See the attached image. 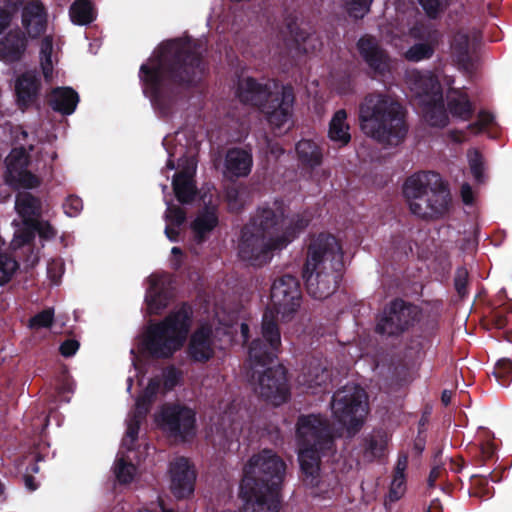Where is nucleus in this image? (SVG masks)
Segmentation results:
<instances>
[{"label": "nucleus", "instance_id": "22", "mask_svg": "<svg viewBox=\"0 0 512 512\" xmlns=\"http://www.w3.org/2000/svg\"><path fill=\"white\" fill-rule=\"evenodd\" d=\"M172 297L170 283L163 277H153L145 297L149 313L159 315L168 306Z\"/></svg>", "mask_w": 512, "mask_h": 512}, {"label": "nucleus", "instance_id": "3", "mask_svg": "<svg viewBox=\"0 0 512 512\" xmlns=\"http://www.w3.org/2000/svg\"><path fill=\"white\" fill-rule=\"evenodd\" d=\"M270 300L271 304L262 317V337L254 339L250 345V354L257 360L263 356L271 358L277 347L281 346L278 316L283 322H288L300 308L302 292L299 279L291 274L277 277L270 289Z\"/></svg>", "mask_w": 512, "mask_h": 512}, {"label": "nucleus", "instance_id": "13", "mask_svg": "<svg viewBox=\"0 0 512 512\" xmlns=\"http://www.w3.org/2000/svg\"><path fill=\"white\" fill-rule=\"evenodd\" d=\"M288 244V235L267 238L256 231L253 225L245 224L241 229L238 255L252 266H263L271 260L274 251L282 250Z\"/></svg>", "mask_w": 512, "mask_h": 512}, {"label": "nucleus", "instance_id": "17", "mask_svg": "<svg viewBox=\"0 0 512 512\" xmlns=\"http://www.w3.org/2000/svg\"><path fill=\"white\" fill-rule=\"evenodd\" d=\"M284 23L297 53L308 54L321 48L322 42L319 37L311 31L309 23L300 18L296 11L287 12Z\"/></svg>", "mask_w": 512, "mask_h": 512}, {"label": "nucleus", "instance_id": "15", "mask_svg": "<svg viewBox=\"0 0 512 512\" xmlns=\"http://www.w3.org/2000/svg\"><path fill=\"white\" fill-rule=\"evenodd\" d=\"M299 447L333 449L334 437L328 419L321 414H302L296 422Z\"/></svg>", "mask_w": 512, "mask_h": 512}, {"label": "nucleus", "instance_id": "5", "mask_svg": "<svg viewBox=\"0 0 512 512\" xmlns=\"http://www.w3.org/2000/svg\"><path fill=\"white\" fill-rule=\"evenodd\" d=\"M403 105L388 94H367L359 105L361 131L383 145H398L406 137L408 125Z\"/></svg>", "mask_w": 512, "mask_h": 512}, {"label": "nucleus", "instance_id": "58", "mask_svg": "<svg viewBox=\"0 0 512 512\" xmlns=\"http://www.w3.org/2000/svg\"><path fill=\"white\" fill-rule=\"evenodd\" d=\"M144 419L145 418H139L138 414L133 412V414L128 422L127 430H126V437L128 439H130L132 444H134L138 439L140 426Z\"/></svg>", "mask_w": 512, "mask_h": 512}, {"label": "nucleus", "instance_id": "52", "mask_svg": "<svg viewBox=\"0 0 512 512\" xmlns=\"http://www.w3.org/2000/svg\"><path fill=\"white\" fill-rule=\"evenodd\" d=\"M38 204V199L30 193H22L17 196L16 205L24 214H34Z\"/></svg>", "mask_w": 512, "mask_h": 512}, {"label": "nucleus", "instance_id": "50", "mask_svg": "<svg viewBox=\"0 0 512 512\" xmlns=\"http://www.w3.org/2000/svg\"><path fill=\"white\" fill-rule=\"evenodd\" d=\"M336 91L341 95L352 93L354 90V81L352 74L348 71L337 74L334 78Z\"/></svg>", "mask_w": 512, "mask_h": 512}, {"label": "nucleus", "instance_id": "62", "mask_svg": "<svg viewBox=\"0 0 512 512\" xmlns=\"http://www.w3.org/2000/svg\"><path fill=\"white\" fill-rule=\"evenodd\" d=\"M38 233L40 237L45 239L54 238L57 234L56 230L48 222L40 223L38 227Z\"/></svg>", "mask_w": 512, "mask_h": 512}, {"label": "nucleus", "instance_id": "43", "mask_svg": "<svg viewBox=\"0 0 512 512\" xmlns=\"http://www.w3.org/2000/svg\"><path fill=\"white\" fill-rule=\"evenodd\" d=\"M114 472L120 484H130L134 479L136 466L124 458H119L115 463Z\"/></svg>", "mask_w": 512, "mask_h": 512}, {"label": "nucleus", "instance_id": "54", "mask_svg": "<svg viewBox=\"0 0 512 512\" xmlns=\"http://www.w3.org/2000/svg\"><path fill=\"white\" fill-rule=\"evenodd\" d=\"M469 167L476 182L482 183L484 181V165L482 155L478 151H475L474 155L470 157Z\"/></svg>", "mask_w": 512, "mask_h": 512}, {"label": "nucleus", "instance_id": "45", "mask_svg": "<svg viewBox=\"0 0 512 512\" xmlns=\"http://www.w3.org/2000/svg\"><path fill=\"white\" fill-rule=\"evenodd\" d=\"M493 375L500 385L508 386L512 377V360L509 358L499 359L494 367Z\"/></svg>", "mask_w": 512, "mask_h": 512}, {"label": "nucleus", "instance_id": "55", "mask_svg": "<svg viewBox=\"0 0 512 512\" xmlns=\"http://www.w3.org/2000/svg\"><path fill=\"white\" fill-rule=\"evenodd\" d=\"M165 218L172 225L179 227L186 221V212L179 206L169 205L166 210Z\"/></svg>", "mask_w": 512, "mask_h": 512}, {"label": "nucleus", "instance_id": "9", "mask_svg": "<svg viewBox=\"0 0 512 512\" xmlns=\"http://www.w3.org/2000/svg\"><path fill=\"white\" fill-rule=\"evenodd\" d=\"M286 212L284 202L275 200L258 207L248 224L267 238L288 235L291 243L308 227L310 219L299 213L289 216Z\"/></svg>", "mask_w": 512, "mask_h": 512}, {"label": "nucleus", "instance_id": "38", "mask_svg": "<svg viewBox=\"0 0 512 512\" xmlns=\"http://www.w3.org/2000/svg\"><path fill=\"white\" fill-rule=\"evenodd\" d=\"M53 38L52 36H45L40 44V66L44 80L49 83L53 79Z\"/></svg>", "mask_w": 512, "mask_h": 512}, {"label": "nucleus", "instance_id": "12", "mask_svg": "<svg viewBox=\"0 0 512 512\" xmlns=\"http://www.w3.org/2000/svg\"><path fill=\"white\" fill-rule=\"evenodd\" d=\"M421 309L402 298H395L385 305L376 318L375 332L379 335L397 338L419 323Z\"/></svg>", "mask_w": 512, "mask_h": 512}, {"label": "nucleus", "instance_id": "7", "mask_svg": "<svg viewBox=\"0 0 512 512\" xmlns=\"http://www.w3.org/2000/svg\"><path fill=\"white\" fill-rule=\"evenodd\" d=\"M403 195L411 213L426 220L443 216L451 201L447 185L434 171H421L409 176L403 184Z\"/></svg>", "mask_w": 512, "mask_h": 512}, {"label": "nucleus", "instance_id": "8", "mask_svg": "<svg viewBox=\"0 0 512 512\" xmlns=\"http://www.w3.org/2000/svg\"><path fill=\"white\" fill-rule=\"evenodd\" d=\"M236 95L240 102L258 108L266 115L267 121L277 128L284 126L292 117L295 93L290 84L273 91L271 84L247 77L239 81Z\"/></svg>", "mask_w": 512, "mask_h": 512}, {"label": "nucleus", "instance_id": "46", "mask_svg": "<svg viewBox=\"0 0 512 512\" xmlns=\"http://www.w3.org/2000/svg\"><path fill=\"white\" fill-rule=\"evenodd\" d=\"M163 389L165 392L174 390L182 380L183 373L175 366L171 365L164 369L163 373Z\"/></svg>", "mask_w": 512, "mask_h": 512}, {"label": "nucleus", "instance_id": "33", "mask_svg": "<svg viewBox=\"0 0 512 512\" xmlns=\"http://www.w3.org/2000/svg\"><path fill=\"white\" fill-rule=\"evenodd\" d=\"M423 116L425 121L436 128H444L449 124V116L444 98L423 99Z\"/></svg>", "mask_w": 512, "mask_h": 512}, {"label": "nucleus", "instance_id": "57", "mask_svg": "<svg viewBox=\"0 0 512 512\" xmlns=\"http://www.w3.org/2000/svg\"><path fill=\"white\" fill-rule=\"evenodd\" d=\"M495 117L494 115L487 111V110H480L478 113V119L476 122L471 123L469 125L470 129H476L477 131L481 132L486 127L492 125L494 123Z\"/></svg>", "mask_w": 512, "mask_h": 512}, {"label": "nucleus", "instance_id": "44", "mask_svg": "<svg viewBox=\"0 0 512 512\" xmlns=\"http://www.w3.org/2000/svg\"><path fill=\"white\" fill-rule=\"evenodd\" d=\"M17 261L6 253H0V286L7 284L18 269Z\"/></svg>", "mask_w": 512, "mask_h": 512}, {"label": "nucleus", "instance_id": "56", "mask_svg": "<svg viewBox=\"0 0 512 512\" xmlns=\"http://www.w3.org/2000/svg\"><path fill=\"white\" fill-rule=\"evenodd\" d=\"M83 208L82 199L75 195H70L66 198L63 209L69 217L77 216Z\"/></svg>", "mask_w": 512, "mask_h": 512}, {"label": "nucleus", "instance_id": "28", "mask_svg": "<svg viewBox=\"0 0 512 512\" xmlns=\"http://www.w3.org/2000/svg\"><path fill=\"white\" fill-rule=\"evenodd\" d=\"M447 111L463 121L470 120L475 112V107L468 94L460 88L449 87L446 93Z\"/></svg>", "mask_w": 512, "mask_h": 512}, {"label": "nucleus", "instance_id": "36", "mask_svg": "<svg viewBox=\"0 0 512 512\" xmlns=\"http://www.w3.org/2000/svg\"><path fill=\"white\" fill-rule=\"evenodd\" d=\"M69 17L73 24L87 26L97 18V10L90 0H75L69 8Z\"/></svg>", "mask_w": 512, "mask_h": 512}, {"label": "nucleus", "instance_id": "23", "mask_svg": "<svg viewBox=\"0 0 512 512\" xmlns=\"http://www.w3.org/2000/svg\"><path fill=\"white\" fill-rule=\"evenodd\" d=\"M27 45L25 32L19 28L10 30L0 39V59L9 63L20 61L26 52Z\"/></svg>", "mask_w": 512, "mask_h": 512}, {"label": "nucleus", "instance_id": "29", "mask_svg": "<svg viewBox=\"0 0 512 512\" xmlns=\"http://www.w3.org/2000/svg\"><path fill=\"white\" fill-rule=\"evenodd\" d=\"M253 165L252 154L242 148H231L225 157V169L229 177L241 178L250 174Z\"/></svg>", "mask_w": 512, "mask_h": 512}, {"label": "nucleus", "instance_id": "31", "mask_svg": "<svg viewBox=\"0 0 512 512\" xmlns=\"http://www.w3.org/2000/svg\"><path fill=\"white\" fill-rule=\"evenodd\" d=\"M218 223L219 219L214 207L206 206L201 210L190 225L195 242L197 244L204 243Z\"/></svg>", "mask_w": 512, "mask_h": 512}, {"label": "nucleus", "instance_id": "61", "mask_svg": "<svg viewBox=\"0 0 512 512\" xmlns=\"http://www.w3.org/2000/svg\"><path fill=\"white\" fill-rule=\"evenodd\" d=\"M80 344L75 339H66L60 344L59 352L64 357H72L78 351Z\"/></svg>", "mask_w": 512, "mask_h": 512}, {"label": "nucleus", "instance_id": "63", "mask_svg": "<svg viewBox=\"0 0 512 512\" xmlns=\"http://www.w3.org/2000/svg\"><path fill=\"white\" fill-rule=\"evenodd\" d=\"M443 471V467L441 465H435L430 470L428 479H427V485L429 488H434L436 481L439 479L441 473Z\"/></svg>", "mask_w": 512, "mask_h": 512}, {"label": "nucleus", "instance_id": "25", "mask_svg": "<svg viewBox=\"0 0 512 512\" xmlns=\"http://www.w3.org/2000/svg\"><path fill=\"white\" fill-rule=\"evenodd\" d=\"M40 88V79L34 73L27 71L19 76L15 84L18 106L24 110L36 102Z\"/></svg>", "mask_w": 512, "mask_h": 512}, {"label": "nucleus", "instance_id": "27", "mask_svg": "<svg viewBox=\"0 0 512 512\" xmlns=\"http://www.w3.org/2000/svg\"><path fill=\"white\" fill-rule=\"evenodd\" d=\"M195 170V165H188L173 177V191L177 200L182 204H189L195 199L197 193L193 179Z\"/></svg>", "mask_w": 512, "mask_h": 512}, {"label": "nucleus", "instance_id": "4", "mask_svg": "<svg viewBox=\"0 0 512 512\" xmlns=\"http://www.w3.org/2000/svg\"><path fill=\"white\" fill-rule=\"evenodd\" d=\"M343 271V250L338 239L329 233L313 237L303 268L308 294L318 300L328 298L338 289Z\"/></svg>", "mask_w": 512, "mask_h": 512}, {"label": "nucleus", "instance_id": "53", "mask_svg": "<svg viewBox=\"0 0 512 512\" xmlns=\"http://www.w3.org/2000/svg\"><path fill=\"white\" fill-rule=\"evenodd\" d=\"M348 4L349 15L360 19L370 10V5L373 0H346Z\"/></svg>", "mask_w": 512, "mask_h": 512}, {"label": "nucleus", "instance_id": "48", "mask_svg": "<svg viewBox=\"0 0 512 512\" xmlns=\"http://www.w3.org/2000/svg\"><path fill=\"white\" fill-rule=\"evenodd\" d=\"M54 321V310L52 308H47L33 317L29 320V325L33 329H40V328H50Z\"/></svg>", "mask_w": 512, "mask_h": 512}, {"label": "nucleus", "instance_id": "14", "mask_svg": "<svg viewBox=\"0 0 512 512\" xmlns=\"http://www.w3.org/2000/svg\"><path fill=\"white\" fill-rule=\"evenodd\" d=\"M158 427L170 437L187 441L196 434V413L179 403H164L155 416Z\"/></svg>", "mask_w": 512, "mask_h": 512}, {"label": "nucleus", "instance_id": "60", "mask_svg": "<svg viewBox=\"0 0 512 512\" xmlns=\"http://www.w3.org/2000/svg\"><path fill=\"white\" fill-rule=\"evenodd\" d=\"M492 490L493 488L489 487L488 485V480L485 477H481L475 482V486L471 495L481 499H487L492 496Z\"/></svg>", "mask_w": 512, "mask_h": 512}, {"label": "nucleus", "instance_id": "39", "mask_svg": "<svg viewBox=\"0 0 512 512\" xmlns=\"http://www.w3.org/2000/svg\"><path fill=\"white\" fill-rule=\"evenodd\" d=\"M435 328L434 323H427L425 328L421 327L420 333L416 331L413 332L411 337L409 338L406 348L407 350L412 351L415 355H419L425 347L429 344L430 338L433 334V330Z\"/></svg>", "mask_w": 512, "mask_h": 512}, {"label": "nucleus", "instance_id": "40", "mask_svg": "<svg viewBox=\"0 0 512 512\" xmlns=\"http://www.w3.org/2000/svg\"><path fill=\"white\" fill-rule=\"evenodd\" d=\"M7 167L10 175L19 170L26 169L29 165V155L26 150L21 147L13 149L6 159Z\"/></svg>", "mask_w": 512, "mask_h": 512}, {"label": "nucleus", "instance_id": "59", "mask_svg": "<svg viewBox=\"0 0 512 512\" xmlns=\"http://www.w3.org/2000/svg\"><path fill=\"white\" fill-rule=\"evenodd\" d=\"M479 456L475 459L478 465H484L492 460L496 454V448L493 443L487 442L479 447Z\"/></svg>", "mask_w": 512, "mask_h": 512}, {"label": "nucleus", "instance_id": "37", "mask_svg": "<svg viewBox=\"0 0 512 512\" xmlns=\"http://www.w3.org/2000/svg\"><path fill=\"white\" fill-rule=\"evenodd\" d=\"M161 381L158 377H153L148 381L147 386L137 397L135 409L133 412L138 414L139 418H146L160 390Z\"/></svg>", "mask_w": 512, "mask_h": 512}, {"label": "nucleus", "instance_id": "32", "mask_svg": "<svg viewBox=\"0 0 512 512\" xmlns=\"http://www.w3.org/2000/svg\"><path fill=\"white\" fill-rule=\"evenodd\" d=\"M296 154L300 164L307 169H315L322 165V148L311 139H301L297 142Z\"/></svg>", "mask_w": 512, "mask_h": 512}, {"label": "nucleus", "instance_id": "16", "mask_svg": "<svg viewBox=\"0 0 512 512\" xmlns=\"http://www.w3.org/2000/svg\"><path fill=\"white\" fill-rule=\"evenodd\" d=\"M356 49L367 65V73L370 77L379 78L390 73V56L375 36L370 34L361 36L356 42Z\"/></svg>", "mask_w": 512, "mask_h": 512}, {"label": "nucleus", "instance_id": "51", "mask_svg": "<svg viewBox=\"0 0 512 512\" xmlns=\"http://www.w3.org/2000/svg\"><path fill=\"white\" fill-rule=\"evenodd\" d=\"M406 491V477L405 475H394L389 489V500L396 502L404 495Z\"/></svg>", "mask_w": 512, "mask_h": 512}, {"label": "nucleus", "instance_id": "19", "mask_svg": "<svg viewBox=\"0 0 512 512\" xmlns=\"http://www.w3.org/2000/svg\"><path fill=\"white\" fill-rule=\"evenodd\" d=\"M171 491L177 499L189 497L194 492L196 473L185 457H178L170 465Z\"/></svg>", "mask_w": 512, "mask_h": 512}, {"label": "nucleus", "instance_id": "41", "mask_svg": "<svg viewBox=\"0 0 512 512\" xmlns=\"http://www.w3.org/2000/svg\"><path fill=\"white\" fill-rule=\"evenodd\" d=\"M429 19H438L451 5L452 0H418Z\"/></svg>", "mask_w": 512, "mask_h": 512}, {"label": "nucleus", "instance_id": "11", "mask_svg": "<svg viewBox=\"0 0 512 512\" xmlns=\"http://www.w3.org/2000/svg\"><path fill=\"white\" fill-rule=\"evenodd\" d=\"M365 399V391L357 385H346L333 394V416L349 432H358L364 423L367 414Z\"/></svg>", "mask_w": 512, "mask_h": 512}, {"label": "nucleus", "instance_id": "42", "mask_svg": "<svg viewBox=\"0 0 512 512\" xmlns=\"http://www.w3.org/2000/svg\"><path fill=\"white\" fill-rule=\"evenodd\" d=\"M434 51V46L428 42L416 43L407 50L405 57L409 61L419 62L430 59Z\"/></svg>", "mask_w": 512, "mask_h": 512}, {"label": "nucleus", "instance_id": "34", "mask_svg": "<svg viewBox=\"0 0 512 512\" xmlns=\"http://www.w3.org/2000/svg\"><path fill=\"white\" fill-rule=\"evenodd\" d=\"M360 446L364 460L372 462L385 455L387 436L382 431L374 432L364 437Z\"/></svg>", "mask_w": 512, "mask_h": 512}, {"label": "nucleus", "instance_id": "26", "mask_svg": "<svg viewBox=\"0 0 512 512\" xmlns=\"http://www.w3.org/2000/svg\"><path fill=\"white\" fill-rule=\"evenodd\" d=\"M350 130L347 111L345 109L335 111L329 121L327 132V137L335 148H344L351 142Z\"/></svg>", "mask_w": 512, "mask_h": 512}, {"label": "nucleus", "instance_id": "2", "mask_svg": "<svg viewBox=\"0 0 512 512\" xmlns=\"http://www.w3.org/2000/svg\"><path fill=\"white\" fill-rule=\"evenodd\" d=\"M286 463L273 450L263 449L245 463L239 496L246 512H279Z\"/></svg>", "mask_w": 512, "mask_h": 512}, {"label": "nucleus", "instance_id": "49", "mask_svg": "<svg viewBox=\"0 0 512 512\" xmlns=\"http://www.w3.org/2000/svg\"><path fill=\"white\" fill-rule=\"evenodd\" d=\"M469 273L465 267H458L454 276V287L458 296L463 299L468 295Z\"/></svg>", "mask_w": 512, "mask_h": 512}, {"label": "nucleus", "instance_id": "35", "mask_svg": "<svg viewBox=\"0 0 512 512\" xmlns=\"http://www.w3.org/2000/svg\"><path fill=\"white\" fill-rule=\"evenodd\" d=\"M414 86L417 94L423 99H440L443 97L441 83L438 77L432 73H417Z\"/></svg>", "mask_w": 512, "mask_h": 512}, {"label": "nucleus", "instance_id": "20", "mask_svg": "<svg viewBox=\"0 0 512 512\" xmlns=\"http://www.w3.org/2000/svg\"><path fill=\"white\" fill-rule=\"evenodd\" d=\"M22 25L31 39H37L47 28V12L40 0H31L22 8Z\"/></svg>", "mask_w": 512, "mask_h": 512}, {"label": "nucleus", "instance_id": "30", "mask_svg": "<svg viewBox=\"0 0 512 512\" xmlns=\"http://www.w3.org/2000/svg\"><path fill=\"white\" fill-rule=\"evenodd\" d=\"M47 101L55 112L71 115L79 103V95L71 87H56L51 90Z\"/></svg>", "mask_w": 512, "mask_h": 512}, {"label": "nucleus", "instance_id": "1", "mask_svg": "<svg viewBox=\"0 0 512 512\" xmlns=\"http://www.w3.org/2000/svg\"><path fill=\"white\" fill-rule=\"evenodd\" d=\"M208 73L200 45L190 38L162 42L139 68L143 93L163 115L184 98V92L200 85Z\"/></svg>", "mask_w": 512, "mask_h": 512}, {"label": "nucleus", "instance_id": "47", "mask_svg": "<svg viewBox=\"0 0 512 512\" xmlns=\"http://www.w3.org/2000/svg\"><path fill=\"white\" fill-rule=\"evenodd\" d=\"M11 176L17 181L20 187L25 189L37 188L41 184L40 178L27 168L19 170Z\"/></svg>", "mask_w": 512, "mask_h": 512}, {"label": "nucleus", "instance_id": "64", "mask_svg": "<svg viewBox=\"0 0 512 512\" xmlns=\"http://www.w3.org/2000/svg\"><path fill=\"white\" fill-rule=\"evenodd\" d=\"M407 466L408 456L406 454L399 455L396 466L394 468V475H405Z\"/></svg>", "mask_w": 512, "mask_h": 512}, {"label": "nucleus", "instance_id": "18", "mask_svg": "<svg viewBox=\"0 0 512 512\" xmlns=\"http://www.w3.org/2000/svg\"><path fill=\"white\" fill-rule=\"evenodd\" d=\"M188 358L194 363L205 364L215 356L213 331L208 324L197 327L186 348Z\"/></svg>", "mask_w": 512, "mask_h": 512}, {"label": "nucleus", "instance_id": "10", "mask_svg": "<svg viewBox=\"0 0 512 512\" xmlns=\"http://www.w3.org/2000/svg\"><path fill=\"white\" fill-rule=\"evenodd\" d=\"M280 347H277L275 355L271 358L263 356L259 360L252 357L250 350L248 351L251 368L247 375L252 382L257 384L255 391L259 393L260 397L275 406L287 402L290 397L286 368L282 364L270 367V364L277 358Z\"/></svg>", "mask_w": 512, "mask_h": 512}, {"label": "nucleus", "instance_id": "21", "mask_svg": "<svg viewBox=\"0 0 512 512\" xmlns=\"http://www.w3.org/2000/svg\"><path fill=\"white\" fill-rule=\"evenodd\" d=\"M333 449L299 448L298 460L303 481L312 487L318 486L320 481L321 457Z\"/></svg>", "mask_w": 512, "mask_h": 512}, {"label": "nucleus", "instance_id": "6", "mask_svg": "<svg viewBox=\"0 0 512 512\" xmlns=\"http://www.w3.org/2000/svg\"><path fill=\"white\" fill-rule=\"evenodd\" d=\"M192 322V306L188 302H182L162 320L146 328L140 351L152 359L172 358L187 341Z\"/></svg>", "mask_w": 512, "mask_h": 512}, {"label": "nucleus", "instance_id": "24", "mask_svg": "<svg viewBox=\"0 0 512 512\" xmlns=\"http://www.w3.org/2000/svg\"><path fill=\"white\" fill-rule=\"evenodd\" d=\"M451 57L458 69L466 75L475 72V62L470 52V37L465 33H456L451 42Z\"/></svg>", "mask_w": 512, "mask_h": 512}]
</instances>
